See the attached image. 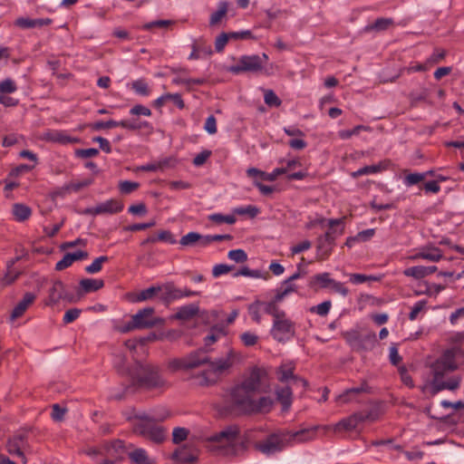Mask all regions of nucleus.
Returning a JSON list of instances; mask_svg holds the SVG:
<instances>
[{"label": "nucleus", "instance_id": "nucleus-47", "mask_svg": "<svg viewBox=\"0 0 464 464\" xmlns=\"http://www.w3.org/2000/svg\"><path fill=\"white\" fill-rule=\"evenodd\" d=\"M357 416H359L358 420L361 422L363 421H375L379 418V410L377 408H372L367 411H360L355 412Z\"/></svg>", "mask_w": 464, "mask_h": 464}, {"label": "nucleus", "instance_id": "nucleus-61", "mask_svg": "<svg viewBox=\"0 0 464 464\" xmlns=\"http://www.w3.org/2000/svg\"><path fill=\"white\" fill-rule=\"evenodd\" d=\"M239 338L245 346H254L258 341V336L251 332L241 334Z\"/></svg>", "mask_w": 464, "mask_h": 464}, {"label": "nucleus", "instance_id": "nucleus-22", "mask_svg": "<svg viewBox=\"0 0 464 464\" xmlns=\"http://www.w3.org/2000/svg\"><path fill=\"white\" fill-rule=\"evenodd\" d=\"M36 295L33 293L24 294L23 299L13 309L11 319L15 320L24 314L26 309L34 302Z\"/></svg>", "mask_w": 464, "mask_h": 464}, {"label": "nucleus", "instance_id": "nucleus-10", "mask_svg": "<svg viewBox=\"0 0 464 464\" xmlns=\"http://www.w3.org/2000/svg\"><path fill=\"white\" fill-rule=\"evenodd\" d=\"M267 378L265 369L254 366L244 375L241 385L254 394L266 392L263 388Z\"/></svg>", "mask_w": 464, "mask_h": 464}, {"label": "nucleus", "instance_id": "nucleus-26", "mask_svg": "<svg viewBox=\"0 0 464 464\" xmlns=\"http://www.w3.org/2000/svg\"><path fill=\"white\" fill-rule=\"evenodd\" d=\"M160 292V285H151L149 288L143 289L137 294L130 296V301L133 303H140L153 299Z\"/></svg>", "mask_w": 464, "mask_h": 464}, {"label": "nucleus", "instance_id": "nucleus-63", "mask_svg": "<svg viewBox=\"0 0 464 464\" xmlns=\"http://www.w3.org/2000/svg\"><path fill=\"white\" fill-rule=\"evenodd\" d=\"M188 435V430L185 428L177 427L173 430L172 432V440L174 443L178 444L187 439Z\"/></svg>", "mask_w": 464, "mask_h": 464}, {"label": "nucleus", "instance_id": "nucleus-4", "mask_svg": "<svg viewBox=\"0 0 464 464\" xmlns=\"http://www.w3.org/2000/svg\"><path fill=\"white\" fill-rule=\"evenodd\" d=\"M343 220L344 218L328 220L329 231L325 232L324 235L319 236L316 240L317 260H325L331 255L332 250L335 245L336 236L342 235L344 229L343 227H342L338 231L335 227L342 226L343 224Z\"/></svg>", "mask_w": 464, "mask_h": 464}, {"label": "nucleus", "instance_id": "nucleus-2", "mask_svg": "<svg viewBox=\"0 0 464 464\" xmlns=\"http://www.w3.org/2000/svg\"><path fill=\"white\" fill-rule=\"evenodd\" d=\"M316 430L317 428L314 427L297 431L277 430L255 442L254 449L266 456H271L284 450L292 441L304 442L312 440L316 434Z\"/></svg>", "mask_w": 464, "mask_h": 464}, {"label": "nucleus", "instance_id": "nucleus-7", "mask_svg": "<svg viewBox=\"0 0 464 464\" xmlns=\"http://www.w3.org/2000/svg\"><path fill=\"white\" fill-rule=\"evenodd\" d=\"M134 432L158 444L167 438V430L146 416L140 417V421L134 425Z\"/></svg>", "mask_w": 464, "mask_h": 464}, {"label": "nucleus", "instance_id": "nucleus-16", "mask_svg": "<svg viewBox=\"0 0 464 464\" xmlns=\"http://www.w3.org/2000/svg\"><path fill=\"white\" fill-rule=\"evenodd\" d=\"M62 299H68L69 301H72V298H70L65 294V285L61 280H56L53 283V285L48 290V297L45 301L46 305H53L59 303Z\"/></svg>", "mask_w": 464, "mask_h": 464}, {"label": "nucleus", "instance_id": "nucleus-21", "mask_svg": "<svg viewBox=\"0 0 464 464\" xmlns=\"http://www.w3.org/2000/svg\"><path fill=\"white\" fill-rule=\"evenodd\" d=\"M104 449L107 454L116 460H121L126 453V447L121 440H114L106 443Z\"/></svg>", "mask_w": 464, "mask_h": 464}, {"label": "nucleus", "instance_id": "nucleus-8", "mask_svg": "<svg viewBox=\"0 0 464 464\" xmlns=\"http://www.w3.org/2000/svg\"><path fill=\"white\" fill-rule=\"evenodd\" d=\"M343 338L351 348L356 352L371 351L377 343L376 334L372 331L360 334L358 331L352 330L344 333Z\"/></svg>", "mask_w": 464, "mask_h": 464}, {"label": "nucleus", "instance_id": "nucleus-48", "mask_svg": "<svg viewBox=\"0 0 464 464\" xmlns=\"http://www.w3.org/2000/svg\"><path fill=\"white\" fill-rule=\"evenodd\" d=\"M333 279L330 277L329 273L317 274L312 277L311 285L318 284L322 288L330 286Z\"/></svg>", "mask_w": 464, "mask_h": 464}, {"label": "nucleus", "instance_id": "nucleus-49", "mask_svg": "<svg viewBox=\"0 0 464 464\" xmlns=\"http://www.w3.org/2000/svg\"><path fill=\"white\" fill-rule=\"evenodd\" d=\"M385 167L382 165V163L378 165H371V166H365L363 168L359 169L357 171L353 173V178H357L363 175L377 173L383 169Z\"/></svg>", "mask_w": 464, "mask_h": 464}, {"label": "nucleus", "instance_id": "nucleus-37", "mask_svg": "<svg viewBox=\"0 0 464 464\" xmlns=\"http://www.w3.org/2000/svg\"><path fill=\"white\" fill-rule=\"evenodd\" d=\"M18 260H19V257H15L7 262V271L2 279V282L4 285H11L19 276L20 273L13 269L14 265Z\"/></svg>", "mask_w": 464, "mask_h": 464}, {"label": "nucleus", "instance_id": "nucleus-14", "mask_svg": "<svg viewBox=\"0 0 464 464\" xmlns=\"http://www.w3.org/2000/svg\"><path fill=\"white\" fill-rule=\"evenodd\" d=\"M27 446V433L19 431L11 437L6 443V450L11 455H22V451Z\"/></svg>", "mask_w": 464, "mask_h": 464}, {"label": "nucleus", "instance_id": "nucleus-3", "mask_svg": "<svg viewBox=\"0 0 464 464\" xmlns=\"http://www.w3.org/2000/svg\"><path fill=\"white\" fill-rule=\"evenodd\" d=\"M266 314L272 316V326L269 331L272 338L278 343H285L295 335V323L287 316L280 305L267 304Z\"/></svg>", "mask_w": 464, "mask_h": 464}, {"label": "nucleus", "instance_id": "nucleus-34", "mask_svg": "<svg viewBox=\"0 0 464 464\" xmlns=\"http://www.w3.org/2000/svg\"><path fill=\"white\" fill-rule=\"evenodd\" d=\"M128 457L133 464H154V461L149 458L147 451L142 448L128 452Z\"/></svg>", "mask_w": 464, "mask_h": 464}, {"label": "nucleus", "instance_id": "nucleus-29", "mask_svg": "<svg viewBox=\"0 0 464 464\" xmlns=\"http://www.w3.org/2000/svg\"><path fill=\"white\" fill-rule=\"evenodd\" d=\"M186 370L194 369L201 364L209 363V358L204 354L203 351H198L190 353L188 357H185Z\"/></svg>", "mask_w": 464, "mask_h": 464}, {"label": "nucleus", "instance_id": "nucleus-53", "mask_svg": "<svg viewBox=\"0 0 464 464\" xmlns=\"http://www.w3.org/2000/svg\"><path fill=\"white\" fill-rule=\"evenodd\" d=\"M140 187V183L130 180H123L119 184L120 191L122 194L128 195L135 191Z\"/></svg>", "mask_w": 464, "mask_h": 464}, {"label": "nucleus", "instance_id": "nucleus-20", "mask_svg": "<svg viewBox=\"0 0 464 464\" xmlns=\"http://www.w3.org/2000/svg\"><path fill=\"white\" fill-rule=\"evenodd\" d=\"M53 23L51 18H37L32 19L28 17H18L14 21V25L22 29H30L34 27H43L49 25Z\"/></svg>", "mask_w": 464, "mask_h": 464}, {"label": "nucleus", "instance_id": "nucleus-28", "mask_svg": "<svg viewBox=\"0 0 464 464\" xmlns=\"http://www.w3.org/2000/svg\"><path fill=\"white\" fill-rule=\"evenodd\" d=\"M394 24V20L392 18L387 17H380L377 18L374 23L371 24H367L363 29V33L370 32H383L388 30L391 26Z\"/></svg>", "mask_w": 464, "mask_h": 464}, {"label": "nucleus", "instance_id": "nucleus-54", "mask_svg": "<svg viewBox=\"0 0 464 464\" xmlns=\"http://www.w3.org/2000/svg\"><path fill=\"white\" fill-rule=\"evenodd\" d=\"M331 306H332V303L331 301H324L317 305H314V306H312L310 308V312L312 313H315L317 314L318 315H321V316H325L328 314L330 309H331Z\"/></svg>", "mask_w": 464, "mask_h": 464}, {"label": "nucleus", "instance_id": "nucleus-44", "mask_svg": "<svg viewBox=\"0 0 464 464\" xmlns=\"http://www.w3.org/2000/svg\"><path fill=\"white\" fill-rule=\"evenodd\" d=\"M200 234L198 232H189L181 237L179 244L183 246H198V240Z\"/></svg>", "mask_w": 464, "mask_h": 464}, {"label": "nucleus", "instance_id": "nucleus-38", "mask_svg": "<svg viewBox=\"0 0 464 464\" xmlns=\"http://www.w3.org/2000/svg\"><path fill=\"white\" fill-rule=\"evenodd\" d=\"M370 392V387L368 386V384L365 382H363L359 387L346 390L343 394H340L338 396V400L343 403H346L351 401V399H350L351 394H353V393L359 394L362 392Z\"/></svg>", "mask_w": 464, "mask_h": 464}, {"label": "nucleus", "instance_id": "nucleus-42", "mask_svg": "<svg viewBox=\"0 0 464 464\" xmlns=\"http://www.w3.org/2000/svg\"><path fill=\"white\" fill-rule=\"evenodd\" d=\"M172 459L181 463H193L197 458L186 449H179L172 453Z\"/></svg>", "mask_w": 464, "mask_h": 464}, {"label": "nucleus", "instance_id": "nucleus-46", "mask_svg": "<svg viewBox=\"0 0 464 464\" xmlns=\"http://www.w3.org/2000/svg\"><path fill=\"white\" fill-rule=\"evenodd\" d=\"M109 257L107 256H101L93 260V262L85 267L88 274H96L102 268V264L107 262Z\"/></svg>", "mask_w": 464, "mask_h": 464}, {"label": "nucleus", "instance_id": "nucleus-17", "mask_svg": "<svg viewBox=\"0 0 464 464\" xmlns=\"http://www.w3.org/2000/svg\"><path fill=\"white\" fill-rule=\"evenodd\" d=\"M281 164H285L281 167V169H285V174H287L286 178L288 180H302L307 177V172L299 170L295 172H291L298 167L302 166V163L299 159H291V160H281Z\"/></svg>", "mask_w": 464, "mask_h": 464}, {"label": "nucleus", "instance_id": "nucleus-45", "mask_svg": "<svg viewBox=\"0 0 464 464\" xmlns=\"http://www.w3.org/2000/svg\"><path fill=\"white\" fill-rule=\"evenodd\" d=\"M131 89L139 95L148 96L150 93V87L144 79H139L131 83Z\"/></svg>", "mask_w": 464, "mask_h": 464}, {"label": "nucleus", "instance_id": "nucleus-12", "mask_svg": "<svg viewBox=\"0 0 464 464\" xmlns=\"http://www.w3.org/2000/svg\"><path fill=\"white\" fill-rule=\"evenodd\" d=\"M254 393L247 391L241 384L231 389L230 397L233 405L239 411L248 413L254 401Z\"/></svg>", "mask_w": 464, "mask_h": 464}, {"label": "nucleus", "instance_id": "nucleus-64", "mask_svg": "<svg viewBox=\"0 0 464 464\" xmlns=\"http://www.w3.org/2000/svg\"><path fill=\"white\" fill-rule=\"evenodd\" d=\"M425 178L426 174L410 173L404 178V183L406 186L411 187L422 181Z\"/></svg>", "mask_w": 464, "mask_h": 464}, {"label": "nucleus", "instance_id": "nucleus-43", "mask_svg": "<svg viewBox=\"0 0 464 464\" xmlns=\"http://www.w3.org/2000/svg\"><path fill=\"white\" fill-rule=\"evenodd\" d=\"M208 219L217 225L227 223L229 225L235 224L237 218L233 215H223L220 213H215L208 216Z\"/></svg>", "mask_w": 464, "mask_h": 464}, {"label": "nucleus", "instance_id": "nucleus-32", "mask_svg": "<svg viewBox=\"0 0 464 464\" xmlns=\"http://www.w3.org/2000/svg\"><path fill=\"white\" fill-rule=\"evenodd\" d=\"M274 401L270 397H260L254 400L248 413L269 412L272 410Z\"/></svg>", "mask_w": 464, "mask_h": 464}, {"label": "nucleus", "instance_id": "nucleus-25", "mask_svg": "<svg viewBox=\"0 0 464 464\" xmlns=\"http://www.w3.org/2000/svg\"><path fill=\"white\" fill-rule=\"evenodd\" d=\"M276 400L281 403L282 410L286 411L290 409L293 401V392L289 386L276 388Z\"/></svg>", "mask_w": 464, "mask_h": 464}, {"label": "nucleus", "instance_id": "nucleus-41", "mask_svg": "<svg viewBox=\"0 0 464 464\" xmlns=\"http://www.w3.org/2000/svg\"><path fill=\"white\" fill-rule=\"evenodd\" d=\"M439 363H442L444 367L448 368V371H455L458 368V365L455 362V356L453 352L446 351L441 358L436 361Z\"/></svg>", "mask_w": 464, "mask_h": 464}, {"label": "nucleus", "instance_id": "nucleus-60", "mask_svg": "<svg viewBox=\"0 0 464 464\" xmlns=\"http://www.w3.org/2000/svg\"><path fill=\"white\" fill-rule=\"evenodd\" d=\"M119 127H121L123 129L129 130H140L142 127H146L147 123H138L135 121H129V120H122L118 121Z\"/></svg>", "mask_w": 464, "mask_h": 464}, {"label": "nucleus", "instance_id": "nucleus-33", "mask_svg": "<svg viewBox=\"0 0 464 464\" xmlns=\"http://www.w3.org/2000/svg\"><path fill=\"white\" fill-rule=\"evenodd\" d=\"M460 383L459 377H451L447 381H443L442 379L438 381V382H431L433 392L437 393L442 390H450L454 391L459 388Z\"/></svg>", "mask_w": 464, "mask_h": 464}, {"label": "nucleus", "instance_id": "nucleus-39", "mask_svg": "<svg viewBox=\"0 0 464 464\" xmlns=\"http://www.w3.org/2000/svg\"><path fill=\"white\" fill-rule=\"evenodd\" d=\"M227 8H228L227 2H226V1L219 2L218 10L216 12H214L210 16L209 24L211 26L218 24L222 20V18L225 17V15L227 14Z\"/></svg>", "mask_w": 464, "mask_h": 464}, {"label": "nucleus", "instance_id": "nucleus-58", "mask_svg": "<svg viewBox=\"0 0 464 464\" xmlns=\"http://www.w3.org/2000/svg\"><path fill=\"white\" fill-rule=\"evenodd\" d=\"M264 100L266 104L271 107H278L281 105V100L272 90L266 91Z\"/></svg>", "mask_w": 464, "mask_h": 464}, {"label": "nucleus", "instance_id": "nucleus-11", "mask_svg": "<svg viewBox=\"0 0 464 464\" xmlns=\"http://www.w3.org/2000/svg\"><path fill=\"white\" fill-rule=\"evenodd\" d=\"M155 309L153 307H145L139 310L131 316L137 329H151L158 325L164 324L165 321L161 317L154 315Z\"/></svg>", "mask_w": 464, "mask_h": 464}, {"label": "nucleus", "instance_id": "nucleus-30", "mask_svg": "<svg viewBox=\"0 0 464 464\" xmlns=\"http://www.w3.org/2000/svg\"><path fill=\"white\" fill-rule=\"evenodd\" d=\"M268 304H270V300L269 301H262L259 299H256L253 303L248 304V306H247L248 313L251 316V319L255 323H256V324L261 323L262 316H261L260 310L263 309L264 313H266V306Z\"/></svg>", "mask_w": 464, "mask_h": 464}, {"label": "nucleus", "instance_id": "nucleus-50", "mask_svg": "<svg viewBox=\"0 0 464 464\" xmlns=\"http://www.w3.org/2000/svg\"><path fill=\"white\" fill-rule=\"evenodd\" d=\"M403 274L406 276H411L415 279H421L426 276H425V266H411V267L405 269L403 271Z\"/></svg>", "mask_w": 464, "mask_h": 464}, {"label": "nucleus", "instance_id": "nucleus-23", "mask_svg": "<svg viewBox=\"0 0 464 464\" xmlns=\"http://www.w3.org/2000/svg\"><path fill=\"white\" fill-rule=\"evenodd\" d=\"M199 312V306L197 304H189L180 306L177 313L172 316L173 319L179 321H188L195 317Z\"/></svg>", "mask_w": 464, "mask_h": 464}, {"label": "nucleus", "instance_id": "nucleus-24", "mask_svg": "<svg viewBox=\"0 0 464 464\" xmlns=\"http://www.w3.org/2000/svg\"><path fill=\"white\" fill-rule=\"evenodd\" d=\"M297 287L293 283H282V287L276 290V295L270 300L269 304L279 305L280 303L290 294L296 292Z\"/></svg>", "mask_w": 464, "mask_h": 464}, {"label": "nucleus", "instance_id": "nucleus-36", "mask_svg": "<svg viewBox=\"0 0 464 464\" xmlns=\"http://www.w3.org/2000/svg\"><path fill=\"white\" fill-rule=\"evenodd\" d=\"M12 213L16 221L23 222L31 217L32 209L24 204L15 203L13 205Z\"/></svg>", "mask_w": 464, "mask_h": 464}, {"label": "nucleus", "instance_id": "nucleus-57", "mask_svg": "<svg viewBox=\"0 0 464 464\" xmlns=\"http://www.w3.org/2000/svg\"><path fill=\"white\" fill-rule=\"evenodd\" d=\"M174 22L172 20H156L150 23L145 24L142 28L146 31H150L153 28H167L169 25L173 24Z\"/></svg>", "mask_w": 464, "mask_h": 464}, {"label": "nucleus", "instance_id": "nucleus-35", "mask_svg": "<svg viewBox=\"0 0 464 464\" xmlns=\"http://www.w3.org/2000/svg\"><path fill=\"white\" fill-rule=\"evenodd\" d=\"M443 257L441 250L438 247H432L429 250L422 249L421 251L415 254L412 259H427L432 262H438Z\"/></svg>", "mask_w": 464, "mask_h": 464}, {"label": "nucleus", "instance_id": "nucleus-40", "mask_svg": "<svg viewBox=\"0 0 464 464\" xmlns=\"http://www.w3.org/2000/svg\"><path fill=\"white\" fill-rule=\"evenodd\" d=\"M157 241H164L168 242L171 245H174L177 243L176 239L173 237V235L169 230H162L158 233L156 237H148L144 243H155Z\"/></svg>", "mask_w": 464, "mask_h": 464}, {"label": "nucleus", "instance_id": "nucleus-19", "mask_svg": "<svg viewBox=\"0 0 464 464\" xmlns=\"http://www.w3.org/2000/svg\"><path fill=\"white\" fill-rule=\"evenodd\" d=\"M45 139L63 145L78 143L80 141L79 138L71 137L63 130H49L45 134Z\"/></svg>", "mask_w": 464, "mask_h": 464}, {"label": "nucleus", "instance_id": "nucleus-1", "mask_svg": "<svg viewBox=\"0 0 464 464\" xmlns=\"http://www.w3.org/2000/svg\"><path fill=\"white\" fill-rule=\"evenodd\" d=\"M118 362H115V368L121 374H128L131 380V386L145 390H154L163 388L167 382L162 377L159 366L149 363L136 362L133 366H125V357L119 356Z\"/></svg>", "mask_w": 464, "mask_h": 464}, {"label": "nucleus", "instance_id": "nucleus-9", "mask_svg": "<svg viewBox=\"0 0 464 464\" xmlns=\"http://www.w3.org/2000/svg\"><path fill=\"white\" fill-rule=\"evenodd\" d=\"M268 56L263 53L262 56L257 54L243 55L237 63L229 68V72L234 74H240L243 72H257L263 69V64L266 63Z\"/></svg>", "mask_w": 464, "mask_h": 464}, {"label": "nucleus", "instance_id": "nucleus-6", "mask_svg": "<svg viewBox=\"0 0 464 464\" xmlns=\"http://www.w3.org/2000/svg\"><path fill=\"white\" fill-rule=\"evenodd\" d=\"M239 432V428L237 425H230L209 437L208 440L221 450L223 454L227 455L236 451L235 446Z\"/></svg>", "mask_w": 464, "mask_h": 464}, {"label": "nucleus", "instance_id": "nucleus-55", "mask_svg": "<svg viewBox=\"0 0 464 464\" xmlns=\"http://www.w3.org/2000/svg\"><path fill=\"white\" fill-rule=\"evenodd\" d=\"M379 277L374 276H366L363 274H351L350 282L354 285H360L368 281H378Z\"/></svg>", "mask_w": 464, "mask_h": 464}, {"label": "nucleus", "instance_id": "nucleus-52", "mask_svg": "<svg viewBox=\"0 0 464 464\" xmlns=\"http://www.w3.org/2000/svg\"><path fill=\"white\" fill-rule=\"evenodd\" d=\"M433 379L432 382H438V381L443 379L446 373L450 372L448 368L444 367L442 363L435 362L432 365Z\"/></svg>", "mask_w": 464, "mask_h": 464}, {"label": "nucleus", "instance_id": "nucleus-15", "mask_svg": "<svg viewBox=\"0 0 464 464\" xmlns=\"http://www.w3.org/2000/svg\"><path fill=\"white\" fill-rule=\"evenodd\" d=\"M160 288L159 298L163 304H169L175 300L181 299V289L178 288L173 282L160 285Z\"/></svg>", "mask_w": 464, "mask_h": 464}, {"label": "nucleus", "instance_id": "nucleus-56", "mask_svg": "<svg viewBox=\"0 0 464 464\" xmlns=\"http://www.w3.org/2000/svg\"><path fill=\"white\" fill-rule=\"evenodd\" d=\"M16 90H17V86L12 79L7 78V79L0 82V93L1 94L13 93Z\"/></svg>", "mask_w": 464, "mask_h": 464}, {"label": "nucleus", "instance_id": "nucleus-13", "mask_svg": "<svg viewBox=\"0 0 464 464\" xmlns=\"http://www.w3.org/2000/svg\"><path fill=\"white\" fill-rule=\"evenodd\" d=\"M123 203L118 199L111 198L106 200L92 208L87 209V213L92 215H101V214H116L121 212L123 209Z\"/></svg>", "mask_w": 464, "mask_h": 464}, {"label": "nucleus", "instance_id": "nucleus-27", "mask_svg": "<svg viewBox=\"0 0 464 464\" xmlns=\"http://www.w3.org/2000/svg\"><path fill=\"white\" fill-rule=\"evenodd\" d=\"M79 295L92 293L100 290L104 286V281L102 279L84 278L79 283Z\"/></svg>", "mask_w": 464, "mask_h": 464}, {"label": "nucleus", "instance_id": "nucleus-5", "mask_svg": "<svg viewBox=\"0 0 464 464\" xmlns=\"http://www.w3.org/2000/svg\"><path fill=\"white\" fill-rule=\"evenodd\" d=\"M234 355V352L230 350L226 358L210 362L208 369L195 376L197 384L199 386H209L216 383L219 378V374L228 370L233 365Z\"/></svg>", "mask_w": 464, "mask_h": 464}, {"label": "nucleus", "instance_id": "nucleus-18", "mask_svg": "<svg viewBox=\"0 0 464 464\" xmlns=\"http://www.w3.org/2000/svg\"><path fill=\"white\" fill-rule=\"evenodd\" d=\"M277 379L281 382H285L288 380H293L295 383H302L305 388L308 385L306 380L297 377L294 374V367L290 365H281L277 370Z\"/></svg>", "mask_w": 464, "mask_h": 464}, {"label": "nucleus", "instance_id": "nucleus-59", "mask_svg": "<svg viewBox=\"0 0 464 464\" xmlns=\"http://www.w3.org/2000/svg\"><path fill=\"white\" fill-rule=\"evenodd\" d=\"M227 256L230 260H233L237 263H244L247 260V255L243 249L230 250L227 254Z\"/></svg>", "mask_w": 464, "mask_h": 464}, {"label": "nucleus", "instance_id": "nucleus-31", "mask_svg": "<svg viewBox=\"0 0 464 464\" xmlns=\"http://www.w3.org/2000/svg\"><path fill=\"white\" fill-rule=\"evenodd\" d=\"M358 418L359 416H357L356 413H353L351 416L341 420L334 425V431L341 432L353 430L360 423Z\"/></svg>", "mask_w": 464, "mask_h": 464}, {"label": "nucleus", "instance_id": "nucleus-51", "mask_svg": "<svg viewBox=\"0 0 464 464\" xmlns=\"http://www.w3.org/2000/svg\"><path fill=\"white\" fill-rule=\"evenodd\" d=\"M446 57V51L443 49L436 48L432 54L426 60L428 66H432L436 63H440Z\"/></svg>", "mask_w": 464, "mask_h": 464}, {"label": "nucleus", "instance_id": "nucleus-62", "mask_svg": "<svg viewBox=\"0 0 464 464\" xmlns=\"http://www.w3.org/2000/svg\"><path fill=\"white\" fill-rule=\"evenodd\" d=\"M90 127L93 130H100L102 129L116 128V127H119V125H118V121H117L110 120V121H96L94 123H92L90 125Z\"/></svg>", "mask_w": 464, "mask_h": 464}]
</instances>
